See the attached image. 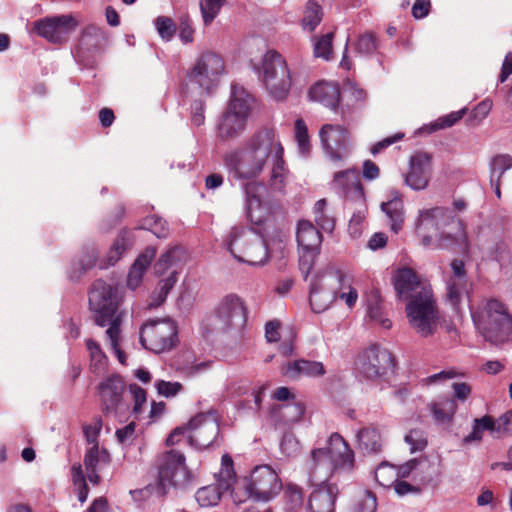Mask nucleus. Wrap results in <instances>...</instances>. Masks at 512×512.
Wrapping results in <instances>:
<instances>
[{"label": "nucleus", "mask_w": 512, "mask_h": 512, "mask_svg": "<svg viewBox=\"0 0 512 512\" xmlns=\"http://www.w3.org/2000/svg\"><path fill=\"white\" fill-rule=\"evenodd\" d=\"M261 81L270 95L276 100H283L288 95L291 85V72L285 58L276 50H268L258 68Z\"/></svg>", "instance_id": "obj_8"}, {"label": "nucleus", "mask_w": 512, "mask_h": 512, "mask_svg": "<svg viewBox=\"0 0 512 512\" xmlns=\"http://www.w3.org/2000/svg\"><path fill=\"white\" fill-rule=\"evenodd\" d=\"M320 249H300L299 269L306 280L311 272Z\"/></svg>", "instance_id": "obj_50"}, {"label": "nucleus", "mask_w": 512, "mask_h": 512, "mask_svg": "<svg viewBox=\"0 0 512 512\" xmlns=\"http://www.w3.org/2000/svg\"><path fill=\"white\" fill-rule=\"evenodd\" d=\"M138 228L149 230L158 238H167L169 234L167 222L156 215L144 218Z\"/></svg>", "instance_id": "obj_47"}, {"label": "nucleus", "mask_w": 512, "mask_h": 512, "mask_svg": "<svg viewBox=\"0 0 512 512\" xmlns=\"http://www.w3.org/2000/svg\"><path fill=\"white\" fill-rule=\"evenodd\" d=\"M323 16L322 7L315 0H308L304 10L302 25L309 31H313L321 22Z\"/></svg>", "instance_id": "obj_41"}, {"label": "nucleus", "mask_w": 512, "mask_h": 512, "mask_svg": "<svg viewBox=\"0 0 512 512\" xmlns=\"http://www.w3.org/2000/svg\"><path fill=\"white\" fill-rule=\"evenodd\" d=\"M224 71L225 64L223 58L213 51H205L199 56L192 67L189 79L203 90L209 92L219 83Z\"/></svg>", "instance_id": "obj_13"}, {"label": "nucleus", "mask_w": 512, "mask_h": 512, "mask_svg": "<svg viewBox=\"0 0 512 512\" xmlns=\"http://www.w3.org/2000/svg\"><path fill=\"white\" fill-rule=\"evenodd\" d=\"M102 36L103 31L99 26L94 24L87 25L81 31L79 37V48L87 51L98 49Z\"/></svg>", "instance_id": "obj_36"}, {"label": "nucleus", "mask_w": 512, "mask_h": 512, "mask_svg": "<svg viewBox=\"0 0 512 512\" xmlns=\"http://www.w3.org/2000/svg\"><path fill=\"white\" fill-rule=\"evenodd\" d=\"M334 37L333 32H329L319 37L314 44V55L315 57H322L325 60H329L332 54V40Z\"/></svg>", "instance_id": "obj_52"}, {"label": "nucleus", "mask_w": 512, "mask_h": 512, "mask_svg": "<svg viewBox=\"0 0 512 512\" xmlns=\"http://www.w3.org/2000/svg\"><path fill=\"white\" fill-rule=\"evenodd\" d=\"M412 463H414L413 481L423 486L432 484L439 476L437 465L427 458L413 459Z\"/></svg>", "instance_id": "obj_32"}, {"label": "nucleus", "mask_w": 512, "mask_h": 512, "mask_svg": "<svg viewBox=\"0 0 512 512\" xmlns=\"http://www.w3.org/2000/svg\"><path fill=\"white\" fill-rule=\"evenodd\" d=\"M309 95L312 100L335 110L340 102V89L332 83H317L310 88Z\"/></svg>", "instance_id": "obj_27"}, {"label": "nucleus", "mask_w": 512, "mask_h": 512, "mask_svg": "<svg viewBox=\"0 0 512 512\" xmlns=\"http://www.w3.org/2000/svg\"><path fill=\"white\" fill-rule=\"evenodd\" d=\"M406 317L410 326L422 337L434 334L439 321V311L432 291L406 303Z\"/></svg>", "instance_id": "obj_10"}, {"label": "nucleus", "mask_w": 512, "mask_h": 512, "mask_svg": "<svg viewBox=\"0 0 512 512\" xmlns=\"http://www.w3.org/2000/svg\"><path fill=\"white\" fill-rule=\"evenodd\" d=\"M224 491L218 484L208 485L198 489L195 498L202 507L214 506L218 504Z\"/></svg>", "instance_id": "obj_37"}, {"label": "nucleus", "mask_w": 512, "mask_h": 512, "mask_svg": "<svg viewBox=\"0 0 512 512\" xmlns=\"http://www.w3.org/2000/svg\"><path fill=\"white\" fill-rule=\"evenodd\" d=\"M282 482L277 472L269 465H258L244 480L243 488L231 492L235 503L240 504L247 498L268 502L279 494Z\"/></svg>", "instance_id": "obj_6"}, {"label": "nucleus", "mask_w": 512, "mask_h": 512, "mask_svg": "<svg viewBox=\"0 0 512 512\" xmlns=\"http://www.w3.org/2000/svg\"><path fill=\"white\" fill-rule=\"evenodd\" d=\"M356 372L366 380L376 381L394 373L396 360L393 354L379 344H371L355 359Z\"/></svg>", "instance_id": "obj_9"}, {"label": "nucleus", "mask_w": 512, "mask_h": 512, "mask_svg": "<svg viewBox=\"0 0 512 512\" xmlns=\"http://www.w3.org/2000/svg\"><path fill=\"white\" fill-rule=\"evenodd\" d=\"M244 145L266 164L277 155L280 158V154H284V148L273 127L266 126L257 129Z\"/></svg>", "instance_id": "obj_19"}, {"label": "nucleus", "mask_w": 512, "mask_h": 512, "mask_svg": "<svg viewBox=\"0 0 512 512\" xmlns=\"http://www.w3.org/2000/svg\"><path fill=\"white\" fill-rule=\"evenodd\" d=\"M396 466L387 462H382L377 466L374 472L376 482L385 488H390L397 480Z\"/></svg>", "instance_id": "obj_44"}, {"label": "nucleus", "mask_w": 512, "mask_h": 512, "mask_svg": "<svg viewBox=\"0 0 512 512\" xmlns=\"http://www.w3.org/2000/svg\"><path fill=\"white\" fill-rule=\"evenodd\" d=\"M333 278L339 285V289L333 291L334 300L337 298L344 300L347 306L352 308L358 299V293L357 290L352 287L351 276L344 274L340 270H337L333 274Z\"/></svg>", "instance_id": "obj_31"}, {"label": "nucleus", "mask_w": 512, "mask_h": 512, "mask_svg": "<svg viewBox=\"0 0 512 512\" xmlns=\"http://www.w3.org/2000/svg\"><path fill=\"white\" fill-rule=\"evenodd\" d=\"M319 137L331 160L341 161L349 155V132L344 126L324 124L320 128Z\"/></svg>", "instance_id": "obj_21"}, {"label": "nucleus", "mask_w": 512, "mask_h": 512, "mask_svg": "<svg viewBox=\"0 0 512 512\" xmlns=\"http://www.w3.org/2000/svg\"><path fill=\"white\" fill-rule=\"evenodd\" d=\"M455 399L444 396L432 401L429 409L434 420L441 425H450L457 411Z\"/></svg>", "instance_id": "obj_28"}, {"label": "nucleus", "mask_w": 512, "mask_h": 512, "mask_svg": "<svg viewBox=\"0 0 512 512\" xmlns=\"http://www.w3.org/2000/svg\"><path fill=\"white\" fill-rule=\"evenodd\" d=\"M284 498L289 512H298L304 502V493L301 487L289 483L284 488Z\"/></svg>", "instance_id": "obj_43"}, {"label": "nucleus", "mask_w": 512, "mask_h": 512, "mask_svg": "<svg viewBox=\"0 0 512 512\" xmlns=\"http://www.w3.org/2000/svg\"><path fill=\"white\" fill-rule=\"evenodd\" d=\"M305 413V406L302 402H287L273 406L271 409L272 418L283 425H291L300 421Z\"/></svg>", "instance_id": "obj_26"}, {"label": "nucleus", "mask_w": 512, "mask_h": 512, "mask_svg": "<svg viewBox=\"0 0 512 512\" xmlns=\"http://www.w3.org/2000/svg\"><path fill=\"white\" fill-rule=\"evenodd\" d=\"M481 329L485 340L496 345L512 336V317L502 302L491 299L486 303Z\"/></svg>", "instance_id": "obj_11"}, {"label": "nucleus", "mask_w": 512, "mask_h": 512, "mask_svg": "<svg viewBox=\"0 0 512 512\" xmlns=\"http://www.w3.org/2000/svg\"><path fill=\"white\" fill-rule=\"evenodd\" d=\"M295 138L298 143L299 150L302 154H307L310 151V142L308 135V128L304 120L299 118L295 121Z\"/></svg>", "instance_id": "obj_54"}, {"label": "nucleus", "mask_w": 512, "mask_h": 512, "mask_svg": "<svg viewBox=\"0 0 512 512\" xmlns=\"http://www.w3.org/2000/svg\"><path fill=\"white\" fill-rule=\"evenodd\" d=\"M78 20L71 14L46 17L34 22L33 30L54 44L66 42L78 27Z\"/></svg>", "instance_id": "obj_16"}, {"label": "nucleus", "mask_w": 512, "mask_h": 512, "mask_svg": "<svg viewBox=\"0 0 512 512\" xmlns=\"http://www.w3.org/2000/svg\"><path fill=\"white\" fill-rule=\"evenodd\" d=\"M356 51L362 55H371L377 49V38L372 33L360 35L356 42Z\"/></svg>", "instance_id": "obj_58"}, {"label": "nucleus", "mask_w": 512, "mask_h": 512, "mask_svg": "<svg viewBox=\"0 0 512 512\" xmlns=\"http://www.w3.org/2000/svg\"><path fill=\"white\" fill-rule=\"evenodd\" d=\"M512 435V410L497 418V438Z\"/></svg>", "instance_id": "obj_62"}, {"label": "nucleus", "mask_w": 512, "mask_h": 512, "mask_svg": "<svg viewBox=\"0 0 512 512\" xmlns=\"http://www.w3.org/2000/svg\"><path fill=\"white\" fill-rule=\"evenodd\" d=\"M125 391L126 383L119 374H111L98 384L101 410L105 415L117 414L119 410L127 407L124 402Z\"/></svg>", "instance_id": "obj_18"}, {"label": "nucleus", "mask_w": 512, "mask_h": 512, "mask_svg": "<svg viewBox=\"0 0 512 512\" xmlns=\"http://www.w3.org/2000/svg\"><path fill=\"white\" fill-rule=\"evenodd\" d=\"M247 199V212L252 216V211L258 209L262 203V196L266 192V186L259 182H249L245 186Z\"/></svg>", "instance_id": "obj_40"}, {"label": "nucleus", "mask_w": 512, "mask_h": 512, "mask_svg": "<svg viewBox=\"0 0 512 512\" xmlns=\"http://www.w3.org/2000/svg\"><path fill=\"white\" fill-rule=\"evenodd\" d=\"M176 340L177 326L171 319L149 320L140 329L142 346L155 353L170 350Z\"/></svg>", "instance_id": "obj_12"}, {"label": "nucleus", "mask_w": 512, "mask_h": 512, "mask_svg": "<svg viewBox=\"0 0 512 512\" xmlns=\"http://www.w3.org/2000/svg\"><path fill=\"white\" fill-rule=\"evenodd\" d=\"M188 430L191 434L185 440L186 443L207 447L213 443L218 433V424L212 416L200 413L189 421Z\"/></svg>", "instance_id": "obj_22"}, {"label": "nucleus", "mask_w": 512, "mask_h": 512, "mask_svg": "<svg viewBox=\"0 0 512 512\" xmlns=\"http://www.w3.org/2000/svg\"><path fill=\"white\" fill-rule=\"evenodd\" d=\"M281 373L289 379L296 380L302 376L321 377L325 375L326 370L322 362L299 359L283 365Z\"/></svg>", "instance_id": "obj_25"}, {"label": "nucleus", "mask_w": 512, "mask_h": 512, "mask_svg": "<svg viewBox=\"0 0 512 512\" xmlns=\"http://www.w3.org/2000/svg\"><path fill=\"white\" fill-rule=\"evenodd\" d=\"M251 103L252 97L243 87L232 85L230 102L217 125V136L222 141L233 140L245 131Z\"/></svg>", "instance_id": "obj_5"}, {"label": "nucleus", "mask_w": 512, "mask_h": 512, "mask_svg": "<svg viewBox=\"0 0 512 512\" xmlns=\"http://www.w3.org/2000/svg\"><path fill=\"white\" fill-rule=\"evenodd\" d=\"M179 37L184 43H191L194 39V29L188 15H183L179 19Z\"/></svg>", "instance_id": "obj_63"}, {"label": "nucleus", "mask_w": 512, "mask_h": 512, "mask_svg": "<svg viewBox=\"0 0 512 512\" xmlns=\"http://www.w3.org/2000/svg\"><path fill=\"white\" fill-rule=\"evenodd\" d=\"M391 281L397 300L406 303L432 291L430 285L423 281L419 274L410 267H401L395 270Z\"/></svg>", "instance_id": "obj_17"}, {"label": "nucleus", "mask_w": 512, "mask_h": 512, "mask_svg": "<svg viewBox=\"0 0 512 512\" xmlns=\"http://www.w3.org/2000/svg\"><path fill=\"white\" fill-rule=\"evenodd\" d=\"M368 314L372 320L378 322L383 328H391L392 322L390 319L384 317L381 300L378 295H372L371 299L369 300Z\"/></svg>", "instance_id": "obj_49"}, {"label": "nucleus", "mask_w": 512, "mask_h": 512, "mask_svg": "<svg viewBox=\"0 0 512 512\" xmlns=\"http://www.w3.org/2000/svg\"><path fill=\"white\" fill-rule=\"evenodd\" d=\"M155 27L163 40L170 41L177 30L173 19L167 16H159L155 20Z\"/></svg>", "instance_id": "obj_51"}, {"label": "nucleus", "mask_w": 512, "mask_h": 512, "mask_svg": "<svg viewBox=\"0 0 512 512\" xmlns=\"http://www.w3.org/2000/svg\"><path fill=\"white\" fill-rule=\"evenodd\" d=\"M120 333H121V328L118 327L117 322H115L112 326L108 327V329L106 330V334L110 340L111 347L114 350V352L116 353L118 361L121 364L125 365L126 364V355L121 350V348L119 346Z\"/></svg>", "instance_id": "obj_57"}, {"label": "nucleus", "mask_w": 512, "mask_h": 512, "mask_svg": "<svg viewBox=\"0 0 512 512\" xmlns=\"http://www.w3.org/2000/svg\"><path fill=\"white\" fill-rule=\"evenodd\" d=\"M306 469L312 480L320 481L308 499L311 512H334L338 486L327 483L335 473H350L355 468V454L339 433H332L325 447L311 450L306 460Z\"/></svg>", "instance_id": "obj_1"}, {"label": "nucleus", "mask_w": 512, "mask_h": 512, "mask_svg": "<svg viewBox=\"0 0 512 512\" xmlns=\"http://www.w3.org/2000/svg\"><path fill=\"white\" fill-rule=\"evenodd\" d=\"M247 308L236 294L225 295L214 308L215 325L221 330L241 328L247 321Z\"/></svg>", "instance_id": "obj_15"}, {"label": "nucleus", "mask_w": 512, "mask_h": 512, "mask_svg": "<svg viewBox=\"0 0 512 512\" xmlns=\"http://www.w3.org/2000/svg\"><path fill=\"white\" fill-rule=\"evenodd\" d=\"M450 267L451 274L446 280L445 299L455 311H459L462 301L470 297L472 284L468 281L465 264L462 260H452Z\"/></svg>", "instance_id": "obj_20"}, {"label": "nucleus", "mask_w": 512, "mask_h": 512, "mask_svg": "<svg viewBox=\"0 0 512 512\" xmlns=\"http://www.w3.org/2000/svg\"><path fill=\"white\" fill-rule=\"evenodd\" d=\"M130 232L127 229H123L116 240L114 241L110 251L108 252V264L114 265L125 252V250L131 245L130 243Z\"/></svg>", "instance_id": "obj_45"}, {"label": "nucleus", "mask_w": 512, "mask_h": 512, "mask_svg": "<svg viewBox=\"0 0 512 512\" xmlns=\"http://www.w3.org/2000/svg\"><path fill=\"white\" fill-rule=\"evenodd\" d=\"M465 113H466V109H462L459 111L451 112L442 117H439L436 121H434L433 123L430 124V128L432 131H437L440 129L452 127L459 120L462 119V117L464 116Z\"/></svg>", "instance_id": "obj_56"}, {"label": "nucleus", "mask_w": 512, "mask_h": 512, "mask_svg": "<svg viewBox=\"0 0 512 512\" xmlns=\"http://www.w3.org/2000/svg\"><path fill=\"white\" fill-rule=\"evenodd\" d=\"M120 298L116 287L102 279L93 282L89 291V308L97 326H112L115 322L121 327L122 316L118 313Z\"/></svg>", "instance_id": "obj_7"}, {"label": "nucleus", "mask_w": 512, "mask_h": 512, "mask_svg": "<svg viewBox=\"0 0 512 512\" xmlns=\"http://www.w3.org/2000/svg\"><path fill=\"white\" fill-rule=\"evenodd\" d=\"M158 393L165 397L175 396L181 389L182 385L179 382H168L160 380L156 383Z\"/></svg>", "instance_id": "obj_64"}, {"label": "nucleus", "mask_w": 512, "mask_h": 512, "mask_svg": "<svg viewBox=\"0 0 512 512\" xmlns=\"http://www.w3.org/2000/svg\"><path fill=\"white\" fill-rule=\"evenodd\" d=\"M345 89L349 92L352 106H362L366 100L367 93L364 89L359 87V85L352 81H347L345 84Z\"/></svg>", "instance_id": "obj_61"}, {"label": "nucleus", "mask_w": 512, "mask_h": 512, "mask_svg": "<svg viewBox=\"0 0 512 512\" xmlns=\"http://www.w3.org/2000/svg\"><path fill=\"white\" fill-rule=\"evenodd\" d=\"M177 282V272L173 271L166 279L158 283V291L156 299L151 303L152 306L161 305L167 298L170 290Z\"/></svg>", "instance_id": "obj_53"}, {"label": "nucleus", "mask_w": 512, "mask_h": 512, "mask_svg": "<svg viewBox=\"0 0 512 512\" xmlns=\"http://www.w3.org/2000/svg\"><path fill=\"white\" fill-rule=\"evenodd\" d=\"M512 167V156L508 154H499L492 158L489 164L490 184L494 185V179L503 177L504 173Z\"/></svg>", "instance_id": "obj_42"}, {"label": "nucleus", "mask_w": 512, "mask_h": 512, "mask_svg": "<svg viewBox=\"0 0 512 512\" xmlns=\"http://www.w3.org/2000/svg\"><path fill=\"white\" fill-rule=\"evenodd\" d=\"M358 442L362 450L377 453L382 450V437L376 428L366 427L358 432Z\"/></svg>", "instance_id": "obj_34"}, {"label": "nucleus", "mask_w": 512, "mask_h": 512, "mask_svg": "<svg viewBox=\"0 0 512 512\" xmlns=\"http://www.w3.org/2000/svg\"><path fill=\"white\" fill-rule=\"evenodd\" d=\"M225 245L235 260L240 263L263 266L269 260L266 242L252 229L232 228L226 236Z\"/></svg>", "instance_id": "obj_4"}, {"label": "nucleus", "mask_w": 512, "mask_h": 512, "mask_svg": "<svg viewBox=\"0 0 512 512\" xmlns=\"http://www.w3.org/2000/svg\"><path fill=\"white\" fill-rule=\"evenodd\" d=\"M383 212L389 219L391 230L397 233L404 223V205L401 199L394 198L381 205Z\"/></svg>", "instance_id": "obj_33"}, {"label": "nucleus", "mask_w": 512, "mask_h": 512, "mask_svg": "<svg viewBox=\"0 0 512 512\" xmlns=\"http://www.w3.org/2000/svg\"><path fill=\"white\" fill-rule=\"evenodd\" d=\"M415 231L424 246L434 243L440 249L467 246L466 228L460 219L454 217L445 207L421 210L415 223Z\"/></svg>", "instance_id": "obj_2"}, {"label": "nucleus", "mask_w": 512, "mask_h": 512, "mask_svg": "<svg viewBox=\"0 0 512 512\" xmlns=\"http://www.w3.org/2000/svg\"><path fill=\"white\" fill-rule=\"evenodd\" d=\"M405 441L410 445L411 452L421 451L427 446L426 434L421 429H411Z\"/></svg>", "instance_id": "obj_59"}, {"label": "nucleus", "mask_w": 512, "mask_h": 512, "mask_svg": "<svg viewBox=\"0 0 512 512\" xmlns=\"http://www.w3.org/2000/svg\"><path fill=\"white\" fill-rule=\"evenodd\" d=\"M155 255L156 248L149 246L137 257L128 273L127 285L129 288L134 290L140 285L143 274Z\"/></svg>", "instance_id": "obj_30"}, {"label": "nucleus", "mask_w": 512, "mask_h": 512, "mask_svg": "<svg viewBox=\"0 0 512 512\" xmlns=\"http://www.w3.org/2000/svg\"><path fill=\"white\" fill-rule=\"evenodd\" d=\"M102 418L100 416L93 417L90 424L83 425V433L86 441L92 445H98V436L102 429Z\"/></svg>", "instance_id": "obj_60"}, {"label": "nucleus", "mask_w": 512, "mask_h": 512, "mask_svg": "<svg viewBox=\"0 0 512 512\" xmlns=\"http://www.w3.org/2000/svg\"><path fill=\"white\" fill-rule=\"evenodd\" d=\"M233 459L230 455L224 454L221 458V469L218 474V485L224 490H229L235 482Z\"/></svg>", "instance_id": "obj_39"}, {"label": "nucleus", "mask_w": 512, "mask_h": 512, "mask_svg": "<svg viewBox=\"0 0 512 512\" xmlns=\"http://www.w3.org/2000/svg\"><path fill=\"white\" fill-rule=\"evenodd\" d=\"M225 167L237 179H253L258 177L265 169L266 163L257 155L251 153L245 145L225 154L223 158Z\"/></svg>", "instance_id": "obj_14"}, {"label": "nucleus", "mask_w": 512, "mask_h": 512, "mask_svg": "<svg viewBox=\"0 0 512 512\" xmlns=\"http://www.w3.org/2000/svg\"><path fill=\"white\" fill-rule=\"evenodd\" d=\"M334 301L333 292H326L318 284L313 283L310 288L309 302L316 313L325 311Z\"/></svg>", "instance_id": "obj_35"}, {"label": "nucleus", "mask_w": 512, "mask_h": 512, "mask_svg": "<svg viewBox=\"0 0 512 512\" xmlns=\"http://www.w3.org/2000/svg\"><path fill=\"white\" fill-rule=\"evenodd\" d=\"M405 183L413 190L425 189L431 178L432 157L426 152H417L410 158Z\"/></svg>", "instance_id": "obj_23"}, {"label": "nucleus", "mask_w": 512, "mask_h": 512, "mask_svg": "<svg viewBox=\"0 0 512 512\" xmlns=\"http://www.w3.org/2000/svg\"><path fill=\"white\" fill-rule=\"evenodd\" d=\"M225 0H202L200 3L204 23L210 24L219 13Z\"/></svg>", "instance_id": "obj_55"}, {"label": "nucleus", "mask_w": 512, "mask_h": 512, "mask_svg": "<svg viewBox=\"0 0 512 512\" xmlns=\"http://www.w3.org/2000/svg\"><path fill=\"white\" fill-rule=\"evenodd\" d=\"M283 155L284 154H280V158L277 155L271 160L273 162V166L271 170L270 183L271 186L277 190H282L284 188L288 172L285 168Z\"/></svg>", "instance_id": "obj_46"}, {"label": "nucleus", "mask_w": 512, "mask_h": 512, "mask_svg": "<svg viewBox=\"0 0 512 512\" xmlns=\"http://www.w3.org/2000/svg\"><path fill=\"white\" fill-rule=\"evenodd\" d=\"M158 475L155 485L148 484L142 489L130 491L135 500H140L155 494L164 497L171 487L185 482L188 478V468L184 454L178 449H170L157 457Z\"/></svg>", "instance_id": "obj_3"}, {"label": "nucleus", "mask_w": 512, "mask_h": 512, "mask_svg": "<svg viewBox=\"0 0 512 512\" xmlns=\"http://www.w3.org/2000/svg\"><path fill=\"white\" fill-rule=\"evenodd\" d=\"M111 461L110 454L106 449H99V445H92L84 455L86 469H98L100 465H107Z\"/></svg>", "instance_id": "obj_38"}, {"label": "nucleus", "mask_w": 512, "mask_h": 512, "mask_svg": "<svg viewBox=\"0 0 512 512\" xmlns=\"http://www.w3.org/2000/svg\"><path fill=\"white\" fill-rule=\"evenodd\" d=\"M86 347L90 353L91 366L94 372H101L106 367V356L102 351L100 345L93 339L86 341Z\"/></svg>", "instance_id": "obj_48"}, {"label": "nucleus", "mask_w": 512, "mask_h": 512, "mask_svg": "<svg viewBox=\"0 0 512 512\" xmlns=\"http://www.w3.org/2000/svg\"><path fill=\"white\" fill-rule=\"evenodd\" d=\"M296 238L300 249H320L322 243V234L307 220L298 222Z\"/></svg>", "instance_id": "obj_29"}, {"label": "nucleus", "mask_w": 512, "mask_h": 512, "mask_svg": "<svg viewBox=\"0 0 512 512\" xmlns=\"http://www.w3.org/2000/svg\"><path fill=\"white\" fill-rule=\"evenodd\" d=\"M332 187L338 194L344 197L359 199L364 196L359 173L355 169L335 173Z\"/></svg>", "instance_id": "obj_24"}]
</instances>
